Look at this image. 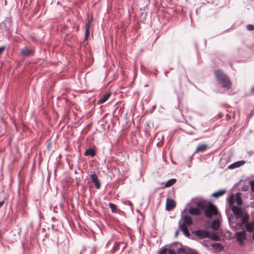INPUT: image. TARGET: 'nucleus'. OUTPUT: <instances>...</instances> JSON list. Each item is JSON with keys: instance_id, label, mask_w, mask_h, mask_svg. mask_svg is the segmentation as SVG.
<instances>
[{"instance_id": "nucleus-1", "label": "nucleus", "mask_w": 254, "mask_h": 254, "mask_svg": "<svg viewBox=\"0 0 254 254\" xmlns=\"http://www.w3.org/2000/svg\"><path fill=\"white\" fill-rule=\"evenodd\" d=\"M197 206L204 211V214L207 217H211L217 214L216 207L211 202L204 201H199L196 203Z\"/></svg>"}, {"instance_id": "nucleus-2", "label": "nucleus", "mask_w": 254, "mask_h": 254, "mask_svg": "<svg viewBox=\"0 0 254 254\" xmlns=\"http://www.w3.org/2000/svg\"><path fill=\"white\" fill-rule=\"evenodd\" d=\"M215 75L217 82L222 88L229 89L232 87L230 78L221 70H216Z\"/></svg>"}, {"instance_id": "nucleus-3", "label": "nucleus", "mask_w": 254, "mask_h": 254, "mask_svg": "<svg viewBox=\"0 0 254 254\" xmlns=\"http://www.w3.org/2000/svg\"><path fill=\"white\" fill-rule=\"evenodd\" d=\"M229 205L230 207L231 208L233 213L237 218H240L242 216L243 214V211L242 209L236 206H235L234 204V194H232L230 196L229 198L228 199Z\"/></svg>"}, {"instance_id": "nucleus-4", "label": "nucleus", "mask_w": 254, "mask_h": 254, "mask_svg": "<svg viewBox=\"0 0 254 254\" xmlns=\"http://www.w3.org/2000/svg\"><path fill=\"white\" fill-rule=\"evenodd\" d=\"M192 224L191 218L188 215L183 216L182 219L179 222V226H186L188 227Z\"/></svg>"}, {"instance_id": "nucleus-5", "label": "nucleus", "mask_w": 254, "mask_h": 254, "mask_svg": "<svg viewBox=\"0 0 254 254\" xmlns=\"http://www.w3.org/2000/svg\"><path fill=\"white\" fill-rule=\"evenodd\" d=\"M236 241L240 245H243L244 244V240L246 239V234L245 231H239L236 232L235 234Z\"/></svg>"}, {"instance_id": "nucleus-6", "label": "nucleus", "mask_w": 254, "mask_h": 254, "mask_svg": "<svg viewBox=\"0 0 254 254\" xmlns=\"http://www.w3.org/2000/svg\"><path fill=\"white\" fill-rule=\"evenodd\" d=\"M192 233L200 239L207 238L209 237V233L205 230H197L192 232Z\"/></svg>"}, {"instance_id": "nucleus-7", "label": "nucleus", "mask_w": 254, "mask_h": 254, "mask_svg": "<svg viewBox=\"0 0 254 254\" xmlns=\"http://www.w3.org/2000/svg\"><path fill=\"white\" fill-rule=\"evenodd\" d=\"M90 179L92 183L94 184L96 189L99 190L101 188V182L96 173H93L90 175Z\"/></svg>"}, {"instance_id": "nucleus-8", "label": "nucleus", "mask_w": 254, "mask_h": 254, "mask_svg": "<svg viewBox=\"0 0 254 254\" xmlns=\"http://www.w3.org/2000/svg\"><path fill=\"white\" fill-rule=\"evenodd\" d=\"M92 21V18L91 17H90L89 15H88L87 16V22L86 23L85 26V37L86 40L87 39L88 36L89 35V29Z\"/></svg>"}, {"instance_id": "nucleus-9", "label": "nucleus", "mask_w": 254, "mask_h": 254, "mask_svg": "<svg viewBox=\"0 0 254 254\" xmlns=\"http://www.w3.org/2000/svg\"><path fill=\"white\" fill-rule=\"evenodd\" d=\"M176 206L175 201L170 198H167L166 199V209L167 210H171L174 208Z\"/></svg>"}, {"instance_id": "nucleus-10", "label": "nucleus", "mask_w": 254, "mask_h": 254, "mask_svg": "<svg viewBox=\"0 0 254 254\" xmlns=\"http://www.w3.org/2000/svg\"><path fill=\"white\" fill-rule=\"evenodd\" d=\"M11 26V23L9 20H6L3 21L0 24V29H1L3 32L7 31L9 30Z\"/></svg>"}, {"instance_id": "nucleus-11", "label": "nucleus", "mask_w": 254, "mask_h": 254, "mask_svg": "<svg viewBox=\"0 0 254 254\" xmlns=\"http://www.w3.org/2000/svg\"><path fill=\"white\" fill-rule=\"evenodd\" d=\"M21 55L25 57H29L34 54V51L32 49H29L25 47L21 50Z\"/></svg>"}, {"instance_id": "nucleus-12", "label": "nucleus", "mask_w": 254, "mask_h": 254, "mask_svg": "<svg viewBox=\"0 0 254 254\" xmlns=\"http://www.w3.org/2000/svg\"><path fill=\"white\" fill-rule=\"evenodd\" d=\"M245 163V161L243 160L238 161L235 162L228 166V168L230 169H235L238 167H239L242 165H243Z\"/></svg>"}, {"instance_id": "nucleus-13", "label": "nucleus", "mask_w": 254, "mask_h": 254, "mask_svg": "<svg viewBox=\"0 0 254 254\" xmlns=\"http://www.w3.org/2000/svg\"><path fill=\"white\" fill-rule=\"evenodd\" d=\"M240 218H241L240 221L238 223L239 225L242 226V225L247 224L248 223V222L249 218V214L248 213L243 214L242 216Z\"/></svg>"}, {"instance_id": "nucleus-14", "label": "nucleus", "mask_w": 254, "mask_h": 254, "mask_svg": "<svg viewBox=\"0 0 254 254\" xmlns=\"http://www.w3.org/2000/svg\"><path fill=\"white\" fill-rule=\"evenodd\" d=\"M111 96V93L109 92L103 95V96L98 101L97 104L100 105L105 103Z\"/></svg>"}, {"instance_id": "nucleus-15", "label": "nucleus", "mask_w": 254, "mask_h": 254, "mask_svg": "<svg viewBox=\"0 0 254 254\" xmlns=\"http://www.w3.org/2000/svg\"><path fill=\"white\" fill-rule=\"evenodd\" d=\"M208 146L206 144H200L196 148L195 152H204L207 148Z\"/></svg>"}, {"instance_id": "nucleus-16", "label": "nucleus", "mask_w": 254, "mask_h": 254, "mask_svg": "<svg viewBox=\"0 0 254 254\" xmlns=\"http://www.w3.org/2000/svg\"><path fill=\"white\" fill-rule=\"evenodd\" d=\"M236 202L237 204L239 206H240L242 204V200L241 197V194L239 192H238L234 194V202Z\"/></svg>"}, {"instance_id": "nucleus-17", "label": "nucleus", "mask_w": 254, "mask_h": 254, "mask_svg": "<svg viewBox=\"0 0 254 254\" xmlns=\"http://www.w3.org/2000/svg\"><path fill=\"white\" fill-rule=\"evenodd\" d=\"M95 155L96 152L95 150L91 148L87 149L84 152L85 156H90L91 157H94L95 156Z\"/></svg>"}, {"instance_id": "nucleus-18", "label": "nucleus", "mask_w": 254, "mask_h": 254, "mask_svg": "<svg viewBox=\"0 0 254 254\" xmlns=\"http://www.w3.org/2000/svg\"><path fill=\"white\" fill-rule=\"evenodd\" d=\"M189 211V213L192 215H198L200 213V210L196 207H190Z\"/></svg>"}, {"instance_id": "nucleus-19", "label": "nucleus", "mask_w": 254, "mask_h": 254, "mask_svg": "<svg viewBox=\"0 0 254 254\" xmlns=\"http://www.w3.org/2000/svg\"><path fill=\"white\" fill-rule=\"evenodd\" d=\"M220 226V222L218 220H214L212 221L211 223V228L212 229L216 230H217Z\"/></svg>"}, {"instance_id": "nucleus-20", "label": "nucleus", "mask_w": 254, "mask_h": 254, "mask_svg": "<svg viewBox=\"0 0 254 254\" xmlns=\"http://www.w3.org/2000/svg\"><path fill=\"white\" fill-rule=\"evenodd\" d=\"M179 229L182 231L184 234L187 237H189L190 236V234L189 231L188 229V227L186 226H179Z\"/></svg>"}, {"instance_id": "nucleus-21", "label": "nucleus", "mask_w": 254, "mask_h": 254, "mask_svg": "<svg viewBox=\"0 0 254 254\" xmlns=\"http://www.w3.org/2000/svg\"><path fill=\"white\" fill-rule=\"evenodd\" d=\"M246 229L248 232H253L254 231V224L253 223H247L246 225Z\"/></svg>"}, {"instance_id": "nucleus-22", "label": "nucleus", "mask_w": 254, "mask_h": 254, "mask_svg": "<svg viewBox=\"0 0 254 254\" xmlns=\"http://www.w3.org/2000/svg\"><path fill=\"white\" fill-rule=\"evenodd\" d=\"M225 192H226V190H219L218 191H216V192H214L212 194V196L214 197L218 198V197H219L220 196H222Z\"/></svg>"}, {"instance_id": "nucleus-23", "label": "nucleus", "mask_w": 254, "mask_h": 254, "mask_svg": "<svg viewBox=\"0 0 254 254\" xmlns=\"http://www.w3.org/2000/svg\"><path fill=\"white\" fill-rule=\"evenodd\" d=\"M176 182V180L175 179H171L169 180L165 183L164 188H168L169 187L173 185H174Z\"/></svg>"}, {"instance_id": "nucleus-24", "label": "nucleus", "mask_w": 254, "mask_h": 254, "mask_svg": "<svg viewBox=\"0 0 254 254\" xmlns=\"http://www.w3.org/2000/svg\"><path fill=\"white\" fill-rule=\"evenodd\" d=\"M212 248L216 250L221 251L223 250V247L222 245L220 243H214L212 245Z\"/></svg>"}, {"instance_id": "nucleus-25", "label": "nucleus", "mask_w": 254, "mask_h": 254, "mask_svg": "<svg viewBox=\"0 0 254 254\" xmlns=\"http://www.w3.org/2000/svg\"><path fill=\"white\" fill-rule=\"evenodd\" d=\"M208 238H210L214 241L219 240V237L217 235L213 232L211 233V234L209 233V237Z\"/></svg>"}, {"instance_id": "nucleus-26", "label": "nucleus", "mask_w": 254, "mask_h": 254, "mask_svg": "<svg viewBox=\"0 0 254 254\" xmlns=\"http://www.w3.org/2000/svg\"><path fill=\"white\" fill-rule=\"evenodd\" d=\"M167 249L165 247H162L159 249L158 254H166Z\"/></svg>"}, {"instance_id": "nucleus-27", "label": "nucleus", "mask_w": 254, "mask_h": 254, "mask_svg": "<svg viewBox=\"0 0 254 254\" xmlns=\"http://www.w3.org/2000/svg\"><path fill=\"white\" fill-rule=\"evenodd\" d=\"M109 207L111 208L112 212H116L117 206L115 204L112 203H109Z\"/></svg>"}, {"instance_id": "nucleus-28", "label": "nucleus", "mask_w": 254, "mask_h": 254, "mask_svg": "<svg viewBox=\"0 0 254 254\" xmlns=\"http://www.w3.org/2000/svg\"><path fill=\"white\" fill-rule=\"evenodd\" d=\"M247 29L249 31H252L254 29V26L252 24H248L247 25Z\"/></svg>"}, {"instance_id": "nucleus-29", "label": "nucleus", "mask_w": 254, "mask_h": 254, "mask_svg": "<svg viewBox=\"0 0 254 254\" xmlns=\"http://www.w3.org/2000/svg\"><path fill=\"white\" fill-rule=\"evenodd\" d=\"M185 252V250L183 248H179L177 250V253H178V254H181L182 253H184Z\"/></svg>"}, {"instance_id": "nucleus-30", "label": "nucleus", "mask_w": 254, "mask_h": 254, "mask_svg": "<svg viewBox=\"0 0 254 254\" xmlns=\"http://www.w3.org/2000/svg\"><path fill=\"white\" fill-rule=\"evenodd\" d=\"M250 183L252 190L254 191V180L251 181Z\"/></svg>"}, {"instance_id": "nucleus-31", "label": "nucleus", "mask_w": 254, "mask_h": 254, "mask_svg": "<svg viewBox=\"0 0 254 254\" xmlns=\"http://www.w3.org/2000/svg\"><path fill=\"white\" fill-rule=\"evenodd\" d=\"M168 254H176L175 250L173 249H169L168 251Z\"/></svg>"}, {"instance_id": "nucleus-32", "label": "nucleus", "mask_w": 254, "mask_h": 254, "mask_svg": "<svg viewBox=\"0 0 254 254\" xmlns=\"http://www.w3.org/2000/svg\"><path fill=\"white\" fill-rule=\"evenodd\" d=\"M5 49V46H2L0 47V55L3 53V51Z\"/></svg>"}, {"instance_id": "nucleus-33", "label": "nucleus", "mask_w": 254, "mask_h": 254, "mask_svg": "<svg viewBox=\"0 0 254 254\" xmlns=\"http://www.w3.org/2000/svg\"><path fill=\"white\" fill-rule=\"evenodd\" d=\"M179 230L178 229V230H176V232H175V237H177L178 236V234H179Z\"/></svg>"}, {"instance_id": "nucleus-34", "label": "nucleus", "mask_w": 254, "mask_h": 254, "mask_svg": "<svg viewBox=\"0 0 254 254\" xmlns=\"http://www.w3.org/2000/svg\"><path fill=\"white\" fill-rule=\"evenodd\" d=\"M4 203V200H2L1 201H0V207H1V206H2L3 205Z\"/></svg>"}, {"instance_id": "nucleus-35", "label": "nucleus", "mask_w": 254, "mask_h": 254, "mask_svg": "<svg viewBox=\"0 0 254 254\" xmlns=\"http://www.w3.org/2000/svg\"><path fill=\"white\" fill-rule=\"evenodd\" d=\"M9 181H10V184H9V185H10V186H11V184H12V178H11V177H10V178H9Z\"/></svg>"}, {"instance_id": "nucleus-36", "label": "nucleus", "mask_w": 254, "mask_h": 254, "mask_svg": "<svg viewBox=\"0 0 254 254\" xmlns=\"http://www.w3.org/2000/svg\"><path fill=\"white\" fill-rule=\"evenodd\" d=\"M252 92L254 93V86L251 89Z\"/></svg>"}, {"instance_id": "nucleus-37", "label": "nucleus", "mask_w": 254, "mask_h": 254, "mask_svg": "<svg viewBox=\"0 0 254 254\" xmlns=\"http://www.w3.org/2000/svg\"><path fill=\"white\" fill-rule=\"evenodd\" d=\"M253 232H254V233H253V239L254 240V231Z\"/></svg>"}, {"instance_id": "nucleus-38", "label": "nucleus", "mask_w": 254, "mask_h": 254, "mask_svg": "<svg viewBox=\"0 0 254 254\" xmlns=\"http://www.w3.org/2000/svg\"><path fill=\"white\" fill-rule=\"evenodd\" d=\"M244 190H246V188H244Z\"/></svg>"}, {"instance_id": "nucleus-39", "label": "nucleus", "mask_w": 254, "mask_h": 254, "mask_svg": "<svg viewBox=\"0 0 254 254\" xmlns=\"http://www.w3.org/2000/svg\"><path fill=\"white\" fill-rule=\"evenodd\" d=\"M244 190H246V188H244Z\"/></svg>"}]
</instances>
